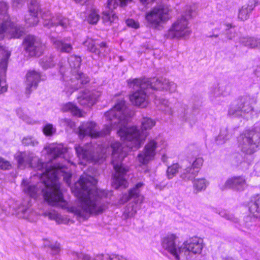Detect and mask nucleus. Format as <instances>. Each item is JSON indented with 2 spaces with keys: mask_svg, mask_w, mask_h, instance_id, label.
I'll return each instance as SVG.
<instances>
[{
  "mask_svg": "<svg viewBox=\"0 0 260 260\" xmlns=\"http://www.w3.org/2000/svg\"><path fill=\"white\" fill-rule=\"evenodd\" d=\"M67 148L62 144H48L43 153L48 155L49 161L42 162L30 152H19L15 155L18 167H26L41 171L38 176L40 181L36 184L31 181L23 179L21 183L23 191L30 197L37 199L43 197L50 205L56 206L72 212L79 219H87L91 215L101 214L107 208L105 198L107 192L96 187L97 180L84 173L80 179L71 187L78 198L74 205L64 199L59 177L62 176L68 185L71 183V174L68 168L69 164L75 165L70 160L63 159Z\"/></svg>",
  "mask_w": 260,
  "mask_h": 260,
  "instance_id": "obj_1",
  "label": "nucleus"
},
{
  "mask_svg": "<svg viewBox=\"0 0 260 260\" xmlns=\"http://www.w3.org/2000/svg\"><path fill=\"white\" fill-rule=\"evenodd\" d=\"M111 115L116 116L115 119L116 121L114 123L118 124L119 130L117 134L123 141L122 144L115 141L111 145V149L112 150V163L115 170L113 176V186L116 189L119 187L125 188L128 185L125 179L128 169L122 162L127 154L124 146L129 149L139 148L148 135L147 132L145 131L151 129L155 125V121L151 118H143L141 131L137 126H128V122L132 115V112L126 107L125 102L123 99L118 100L114 107L106 114V118L111 119Z\"/></svg>",
  "mask_w": 260,
  "mask_h": 260,
  "instance_id": "obj_2",
  "label": "nucleus"
},
{
  "mask_svg": "<svg viewBox=\"0 0 260 260\" xmlns=\"http://www.w3.org/2000/svg\"><path fill=\"white\" fill-rule=\"evenodd\" d=\"M128 85L135 91L129 95L132 103L142 108L148 104L147 93L149 89L153 90H165L170 92H174L177 89V85L169 79L159 78H138L129 79Z\"/></svg>",
  "mask_w": 260,
  "mask_h": 260,
  "instance_id": "obj_3",
  "label": "nucleus"
},
{
  "mask_svg": "<svg viewBox=\"0 0 260 260\" xmlns=\"http://www.w3.org/2000/svg\"><path fill=\"white\" fill-rule=\"evenodd\" d=\"M173 234L165 237L161 242L163 249L171 254L175 260H194L197 254H200L203 248V239L193 237L179 245Z\"/></svg>",
  "mask_w": 260,
  "mask_h": 260,
  "instance_id": "obj_4",
  "label": "nucleus"
},
{
  "mask_svg": "<svg viewBox=\"0 0 260 260\" xmlns=\"http://www.w3.org/2000/svg\"><path fill=\"white\" fill-rule=\"evenodd\" d=\"M81 58L77 55H71L68 58L70 71L66 72L64 67L60 64L59 72L64 82V92L67 96L71 95L76 90L89 82L88 76L79 71Z\"/></svg>",
  "mask_w": 260,
  "mask_h": 260,
  "instance_id": "obj_5",
  "label": "nucleus"
},
{
  "mask_svg": "<svg viewBox=\"0 0 260 260\" xmlns=\"http://www.w3.org/2000/svg\"><path fill=\"white\" fill-rule=\"evenodd\" d=\"M75 149L79 159V164L85 166L88 161L99 162L106 157L107 149L103 144H97L94 141L82 146L76 145Z\"/></svg>",
  "mask_w": 260,
  "mask_h": 260,
  "instance_id": "obj_6",
  "label": "nucleus"
},
{
  "mask_svg": "<svg viewBox=\"0 0 260 260\" xmlns=\"http://www.w3.org/2000/svg\"><path fill=\"white\" fill-rule=\"evenodd\" d=\"M193 10L190 6H187L180 17L172 24L165 34V37L170 39H186L191 34L188 20L191 18Z\"/></svg>",
  "mask_w": 260,
  "mask_h": 260,
  "instance_id": "obj_7",
  "label": "nucleus"
},
{
  "mask_svg": "<svg viewBox=\"0 0 260 260\" xmlns=\"http://www.w3.org/2000/svg\"><path fill=\"white\" fill-rule=\"evenodd\" d=\"M144 186L142 182L137 183L134 187L131 188L127 193L123 194L119 200L120 204H124L129 200L133 199L124 208L123 215L126 218L134 216L138 209L141 207L144 197L141 194V189Z\"/></svg>",
  "mask_w": 260,
  "mask_h": 260,
  "instance_id": "obj_8",
  "label": "nucleus"
},
{
  "mask_svg": "<svg viewBox=\"0 0 260 260\" xmlns=\"http://www.w3.org/2000/svg\"><path fill=\"white\" fill-rule=\"evenodd\" d=\"M110 110L105 114V117L106 120L110 122V125H105L104 128L101 131H99L98 126L96 123L93 121H89L82 123L79 127L78 135L80 138H83L85 136H89L92 138H96L103 137L110 134L112 129L118 128V123H114L116 121V116H110L111 119H107L106 117V114Z\"/></svg>",
  "mask_w": 260,
  "mask_h": 260,
  "instance_id": "obj_9",
  "label": "nucleus"
},
{
  "mask_svg": "<svg viewBox=\"0 0 260 260\" xmlns=\"http://www.w3.org/2000/svg\"><path fill=\"white\" fill-rule=\"evenodd\" d=\"M238 146L245 154L254 153L260 144V135L255 131L245 130L237 138Z\"/></svg>",
  "mask_w": 260,
  "mask_h": 260,
  "instance_id": "obj_10",
  "label": "nucleus"
},
{
  "mask_svg": "<svg viewBox=\"0 0 260 260\" xmlns=\"http://www.w3.org/2000/svg\"><path fill=\"white\" fill-rule=\"evenodd\" d=\"M167 146L166 142L161 137L150 140L145 145L143 151L138 155V160L142 164H147L153 159L156 150L161 151Z\"/></svg>",
  "mask_w": 260,
  "mask_h": 260,
  "instance_id": "obj_11",
  "label": "nucleus"
},
{
  "mask_svg": "<svg viewBox=\"0 0 260 260\" xmlns=\"http://www.w3.org/2000/svg\"><path fill=\"white\" fill-rule=\"evenodd\" d=\"M252 101L248 96L239 98L231 104L228 111L229 115L245 118L246 114L253 111V108L251 105Z\"/></svg>",
  "mask_w": 260,
  "mask_h": 260,
  "instance_id": "obj_12",
  "label": "nucleus"
},
{
  "mask_svg": "<svg viewBox=\"0 0 260 260\" xmlns=\"http://www.w3.org/2000/svg\"><path fill=\"white\" fill-rule=\"evenodd\" d=\"M24 49L30 56H39L44 49V46L40 40L34 36H27L23 42Z\"/></svg>",
  "mask_w": 260,
  "mask_h": 260,
  "instance_id": "obj_13",
  "label": "nucleus"
},
{
  "mask_svg": "<svg viewBox=\"0 0 260 260\" xmlns=\"http://www.w3.org/2000/svg\"><path fill=\"white\" fill-rule=\"evenodd\" d=\"M132 0H108L106 10L103 12V19L105 23L111 24L117 19L113 9L118 6H124Z\"/></svg>",
  "mask_w": 260,
  "mask_h": 260,
  "instance_id": "obj_14",
  "label": "nucleus"
},
{
  "mask_svg": "<svg viewBox=\"0 0 260 260\" xmlns=\"http://www.w3.org/2000/svg\"><path fill=\"white\" fill-rule=\"evenodd\" d=\"M146 19L150 24L156 27L169 19L168 11L161 6L154 8L146 14Z\"/></svg>",
  "mask_w": 260,
  "mask_h": 260,
  "instance_id": "obj_15",
  "label": "nucleus"
},
{
  "mask_svg": "<svg viewBox=\"0 0 260 260\" xmlns=\"http://www.w3.org/2000/svg\"><path fill=\"white\" fill-rule=\"evenodd\" d=\"M83 45L87 47V49L91 53L99 57H104L109 52V49L106 43L100 42L99 40L88 38L83 42Z\"/></svg>",
  "mask_w": 260,
  "mask_h": 260,
  "instance_id": "obj_16",
  "label": "nucleus"
},
{
  "mask_svg": "<svg viewBox=\"0 0 260 260\" xmlns=\"http://www.w3.org/2000/svg\"><path fill=\"white\" fill-rule=\"evenodd\" d=\"M44 26L51 28L52 26L60 25L64 29L70 27V21L66 17H63L60 14H55L54 16H51L50 14H44L43 16Z\"/></svg>",
  "mask_w": 260,
  "mask_h": 260,
  "instance_id": "obj_17",
  "label": "nucleus"
},
{
  "mask_svg": "<svg viewBox=\"0 0 260 260\" xmlns=\"http://www.w3.org/2000/svg\"><path fill=\"white\" fill-rule=\"evenodd\" d=\"M247 185L245 179L242 176H236L229 178L224 184H219L221 190L232 189L237 191H243Z\"/></svg>",
  "mask_w": 260,
  "mask_h": 260,
  "instance_id": "obj_18",
  "label": "nucleus"
},
{
  "mask_svg": "<svg viewBox=\"0 0 260 260\" xmlns=\"http://www.w3.org/2000/svg\"><path fill=\"white\" fill-rule=\"evenodd\" d=\"M40 11L37 0H30L28 13L25 16V21L28 26L36 25L39 22L38 13Z\"/></svg>",
  "mask_w": 260,
  "mask_h": 260,
  "instance_id": "obj_19",
  "label": "nucleus"
},
{
  "mask_svg": "<svg viewBox=\"0 0 260 260\" xmlns=\"http://www.w3.org/2000/svg\"><path fill=\"white\" fill-rule=\"evenodd\" d=\"M230 86L224 84H215L210 89V99L212 102H218L221 96H225L230 93Z\"/></svg>",
  "mask_w": 260,
  "mask_h": 260,
  "instance_id": "obj_20",
  "label": "nucleus"
},
{
  "mask_svg": "<svg viewBox=\"0 0 260 260\" xmlns=\"http://www.w3.org/2000/svg\"><path fill=\"white\" fill-rule=\"evenodd\" d=\"M41 80V74L39 72L35 71H29L26 75V92L30 94L38 86L39 82Z\"/></svg>",
  "mask_w": 260,
  "mask_h": 260,
  "instance_id": "obj_21",
  "label": "nucleus"
},
{
  "mask_svg": "<svg viewBox=\"0 0 260 260\" xmlns=\"http://www.w3.org/2000/svg\"><path fill=\"white\" fill-rule=\"evenodd\" d=\"M98 96V93L85 90L80 93L77 100L81 105L91 107L95 103Z\"/></svg>",
  "mask_w": 260,
  "mask_h": 260,
  "instance_id": "obj_22",
  "label": "nucleus"
},
{
  "mask_svg": "<svg viewBox=\"0 0 260 260\" xmlns=\"http://www.w3.org/2000/svg\"><path fill=\"white\" fill-rule=\"evenodd\" d=\"M54 48L60 52L69 53L73 50V45L70 42V38H64L58 40L54 38H51Z\"/></svg>",
  "mask_w": 260,
  "mask_h": 260,
  "instance_id": "obj_23",
  "label": "nucleus"
},
{
  "mask_svg": "<svg viewBox=\"0 0 260 260\" xmlns=\"http://www.w3.org/2000/svg\"><path fill=\"white\" fill-rule=\"evenodd\" d=\"M44 215L48 217L51 220H55L58 223H67L69 220L67 217L61 215L56 211L52 209L44 212Z\"/></svg>",
  "mask_w": 260,
  "mask_h": 260,
  "instance_id": "obj_24",
  "label": "nucleus"
},
{
  "mask_svg": "<svg viewBox=\"0 0 260 260\" xmlns=\"http://www.w3.org/2000/svg\"><path fill=\"white\" fill-rule=\"evenodd\" d=\"M260 197L258 194L253 197L250 203L249 210L251 214L256 218L260 216L259 205L260 204Z\"/></svg>",
  "mask_w": 260,
  "mask_h": 260,
  "instance_id": "obj_25",
  "label": "nucleus"
},
{
  "mask_svg": "<svg viewBox=\"0 0 260 260\" xmlns=\"http://www.w3.org/2000/svg\"><path fill=\"white\" fill-rule=\"evenodd\" d=\"M155 103L159 110L164 111L166 114L171 115L173 113L172 109L168 100L156 98Z\"/></svg>",
  "mask_w": 260,
  "mask_h": 260,
  "instance_id": "obj_26",
  "label": "nucleus"
},
{
  "mask_svg": "<svg viewBox=\"0 0 260 260\" xmlns=\"http://www.w3.org/2000/svg\"><path fill=\"white\" fill-rule=\"evenodd\" d=\"M209 184L208 181L205 178H199L193 181V192L198 193L205 190Z\"/></svg>",
  "mask_w": 260,
  "mask_h": 260,
  "instance_id": "obj_27",
  "label": "nucleus"
},
{
  "mask_svg": "<svg viewBox=\"0 0 260 260\" xmlns=\"http://www.w3.org/2000/svg\"><path fill=\"white\" fill-rule=\"evenodd\" d=\"M62 111L64 112H69L73 115L81 117L83 116L81 111L77 107L76 105L72 103L69 102L63 105Z\"/></svg>",
  "mask_w": 260,
  "mask_h": 260,
  "instance_id": "obj_28",
  "label": "nucleus"
},
{
  "mask_svg": "<svg viewBox=\"0 0 260 260\" xmlns=\"http://www.w3.org/2000/svg\"><path fill=\"white\" fill-rule=\"evenodd\" d=\"M197 174V170L193 169L189 165L181 171L180 177L186 180H190L194 178Z\"/></svg>",
  "mask_w": 260,
  "mask_h": 260,
  "instance_id": "obj_29",
  "label": "nucleus"
},
{
  "mask_svg": "<svg viewBox=\"0 0 260 260\" xmlns=\"http://www.w3.org/2000/svg\"><path fill=\"white\" fill-rule=\"evenodd\" d=\"M254 6L252 4L245 5L239 10L238 13V18L241 20H245L248 18L249 14L253 9Z\"/></svg>",
  "mask_w": 260,
  "mask_h": 260,
  "instance_id": "obj_30",
  "label": "nucleus"
},
{
  "mask_svg": "<svg viewBox=\"0 0 260 260\" xmlns=\"http://www.w3.org/2000/svg\"><path fill=\"white\" fill-rule=\"evenodd\" d=\"M240 43L249 48H255L257 47L258 40L251 37H243L240 39Z\"/></svg>",
  "mask_w": 260,
  "mask_h": 260,
  "instance_id": "obj_31",
  "label": "nucleus"
},
{
  "mask_svg": "<svg viewBox=\"0 0 260 260\" xmlns=\"http://www.w3.org/2000/svg\"><path fill=\"white\" fill-rule=\"evenodd\" d=\"M180 166L178 164H173L168 167L166 171V175L169 179H172L178 172L180 169Z\"/></svg>",
  "mask_w": 260,
  "mask_h": 260,
  "instance_id": "obj_32",
  "label": "nucleus"
},
{
  "mask_svg": "<svg viewBox=\"0 0 260 260\" xmlns=\"http://www.w3.org/2000/svg\"><path fill=\"white\" fill-rule=\"evenodd\" d=\"M40 63L41 67L44 69H47L51 68L55 64L53 57L52 56H46L42 58Z\"/></svg>",
  "mask_w": 260,
  "mask_h": 260,
  "instance_id": "obj_33",
  "label": "nucleus"
},
{
  "mask_svg": "<svg viewBox=\"0 0 260 260\" xmlns=\"http://www.w3.org/2000/svg\"><path fill=\"white\" fill-rule=\"evenodd\" d=\"M22 143L25 146H37L39 142L37 139L32 136H27L23 138Z\"/></svg>",
  "mask_w": 260,
  "mask_h": 260,
  "instance_id": "obj_34",
  "label": "nucleus"
},
{
  "mask_svg": "<svg viewBox=\"0 0 260 260\" xmlns=\"http://www.w3.org/2000/svg\"><path fill=\"white\" fill-rule=\"evenodd\" d=\"M229 138L228 129L223 128L220 131V134L216 138V141L218 144H221L224 143Z\"/></svg>",
  "mask_w": 260,
  "mask_h": 260,
  "instance_id": "obj_35",
  "label": "nucleus"
},
{
  "mask_svg": "<svg viewBox=\"0 0 260 260\" xmlns=\"http://www.w3.org/2000/svg\"><path fill=\"white\" fill-rule=\"evenodd\" d=\"M100 16L98 12L95 10H92L87 17V21L89 23L96 24L99 21Z\"/></svg>",
  "mask_w": 260,
  "mask_h": 260,
  "instance_id": "obj_36",
  "label": "nucleus"
},
{
  "mask_svg": "<svg viewBox=\"0 0 260 260\" xmlns=\"http://www.w3.org/2000/svg\"><path fill=\"white\" fill-rule=\"evenodd\" d=\"M17 115L19 118L21 119L23 121L28 124H33L34 121L27 115L25 114L23 110L21 109H18L16 110Z\"/></svg>",
  "mask_w": 260,
  "mask_h": 260,
  "instance_id": "obj_37",
  "label": "nucleus"
},
{
  "mask_svg": "<svg viewBox=\"0 0 260 260\" xmlns=\"http://www.w3.org/2000/svg\"><path fill=\"white\" fill-rule=\"evenodd\" d=\"M56 132V128L52 124H47L43 128L44 134L47 136L53 135Z\"/></svg>",
  "mask_w": 260,
  "mask_h": 260,
  "instance_id": "obj_38",
  "label": "nucleus"
},
{
  "mask_svg": "<svg viewBox=\"0 0 260 260\" xmlns=\"http://www.w3.org/2000/svg\"><path fill=\"white\" fill-rule=\"evenodd\" d=\"M59 123L61 126L65 127L73 128L75 125L74 122L68 118L60 119Z\"/></svg>",
  "mask_w": 260,
  "mask_h": 260,
  "instance_id": "obj_39",
  "label": "nucleus"
},
{
  "mask_svg": "<svg viewBox=\"0 0 260 260\" xmlns=\"http://www.w3.org/2000/svg\"><path fill=\"white\" fill-rule=\"evenodd\" d=\"M219 214L221 216L234 222H237L238 221V219L235 218L233 214L229 213L224 210H221Z\"/></svg>",
  "mask_w": 260,
  "mask_h": 260,
  "instance_id": "obj_40",
  "label": "nucleus"
},
{
  "mask_svg": "<svg viewBox=\"0 0 260 260\" xmlns=\"http://www.w3.org/2000/svg\"><path fill=\"white\" fill-rule=\"evenodd\" d=\"M203 159L202 157H198L196 158L190 166L193 169L197 170L198 173L199 170L203 165Z\"/></svg>",
  "mask_w": 260,
  "mask_h": 260,
  "instance_id": "obj_41",
  "label": "nucleus"
},
{
  "mask_svg": "<svg viewBox=\"0 0 260 260\" xmlns=\"http://www.w3.org/2000/svg\"><path fill=\"white\" fill-rule=\"evenodd\" d=\"M226 26V36L229 40H232L235 37L236 31L231 24H228Z\"/></svg>",
  "mask_w": 260,
  "mask_h": 260,
  "instance_id": "obj_42",
  "label": "nucleus"
},
{
  "mask_svg": "<svg viewBox=\"0 0 260 260\" xmlns=\"http://www.w3.org/2000/svg\"><path fill=\"white\" fill-rule=\"evenodd\" d=\"M71 254L73 257L78 259H81L82 260H92L89 255L83 253H78L75 251H72Z\"/></svg>",
  "mask_w": 260,
  "mask_h": 260,
  "instance_id": "obj_43",
  "label": "nucleus"
},
{
  "mask_svg": "<svg viewBox=\"0 0 260 260\" xmlns=\"http://www.w3.org/2000/svg\"><path fill=\"white\" fill-rule=\"evenodd\" d=\"M11 168L10 162L2 157H0V169L3 170H9Z\"/></svg>",
  "mask_w": 260,
  "mask_h": 260,
  "instance_id": "obj_44",
  "label": "nucleus"
},
{
  "mask_svg": "<svg viewBox=\"0 0 260 260\" xmlns=\"http://www.w3.org/2000/svg\"><path fill=\"white\" fill-rule=\"evenodd\" d=\"M50 249L52 254L55 255L58 254L60 250L59 244L58 243H55L51 245Z\"/></svg>",
  "mask_w": 260,
  "mask_h": 260,
  "instance_id": "obj_45",
  "label": "nucleus"
},
{
  "mask_svg": "<svg viewBox=\"0 0 260 260\" xmlns=\"http://www.w3.org/2000/svg\"><path fill=\"white\" fill-rule=\"evenodd\" d=\"M126 23L127 26L134 28H137L139 26L138 22L133 19H128L126 21Z\"/></svg>",
  "mask_w": 260,
  "mask_h": 260,
  "instance_id": "obj_46",
  "label": "nucleus"
},
{
  "mask_svg": "<svg viewBox=\"0 0 260 260\" xmlns=\"http://www.w3.org/2000/svg\"><path fill=\"white\" fill-rule=\"evenodd\" d=\"M94 260H110V255L109 254H101L96 255Z\"/></svg>",
  "mask_w": 260,
  "mask_h": 260,
  "instance_id": "obj_47",
  "label": "nucleus"
},
{
  "mask_svg": "<svg viewBox=\"0 0 260 260\" xmlns=\"http://www.w3.org/2000/svg\"><path fill=\"white\" fill-rule=\"evenodd\" d=\"M110 260H130L128 258L123 257L122 256L115 254L110 255Z\"/></svg>",
  "mask_w": 260,
  "mask_h": 260,
  "instance_id": "obj_48",
  "label": "nucleus"
},
{
  "mask_svg": "<svg viewBox=\"0 0 260 260\" xmlns=\"http://www.w3.org/2000/svg\"><path fill=\"white\" fill-rule=\"evenodd\" d=\"M25 0H13V5L14 7H19V6H21Z\"/></svg>",
  "mask_w": 260,
  "mask_h": 260,
  "instance_id": "obj_49",
  "label": "nucleus"
},
{
  "mask_svg": "<svg viewBox=\"0 0 260 260\" xmlns=\"http://www.w3.org/2000/svg\"><path fill=\"white\" fill-rule=\"evenodd\" d=\"M19 211H21L22 213L24 214V215H23V218H27V219H28L29 217L27 215V213L29 211L28 209L27 208H22V209H21L20 208H19Z\"/></svg>",
  "mask_w": 260,
  "mask_h": 260,
  "instance_id": "obj_50",
  "label": "nucleus"
},
{
  "mask_svg": "<svg viewBox=\"0 0 260 260\" xmlns=\"http://www.w3.org/2000/svg\"><path fill=\"white\" fill-rule=\"evenodd\" d=\"M77 3H79L81 5H84L87 3L89 0H74Z\"/></svg>",
  "mask_w": 260,
  "mask_h": 260,
  "instance_id": "obj_51",
  "label": "nucleus"
},
{
  "mask_svg": "<svg viewBox=\"0 0 260 260\" xmlns=\"http://www.w3.org/2000/svg\"><path fill=\"white\" fill-rule=\"evenodd\" d=\"M6 210V208L0 204V216Z\"/></svg>",
  "mask_w": 260,
  "mask_h": 260,
  "instance_id": "obj_52",
  "label": "nucleus"
},
{
  "mask_svg": "<svg viewBox=\"0 0 260 260\" xmlns=\"http://www.w3.org/2000/svg\"><path fill=\"white\" fill-rule=\"evenodd\" d=\"M141 2L143 4H149L152 2H153L154 0H140Z\"/></svg>",
  "mask_w": 260,
  "mask_h": 260,
  "instance_id": "obj_53",
  "label": "nucleus"
},
{
  "mask_svg": "<svg viewBox=\"0 0 260 260\" xmlns=\"http://www.w3.org/2000/svg\"><path fill=\"white\" fill-rule=\"evenodd\" d=\"M167 159V157L165 154H164L161 157V160L163 162H166Z\"/></svg>",
  "mask_w": 260,
  "mask_h": 260,
  "instance_id": "obj_54",
  "label": "nucleus"
},
{
  "mask_svg": "<svg viewBox=\"0 0 260 260\" xmlns=\"http://www.w3.org/2000/svg\"><path fill=\"white\" fill-rule=\"evenodd\" d=\"M223 260H234V259H233L232 258L228 257V258H226L224 259Z\"/></svg>",
  "mask_w": 260,
  "mask_h": 260,
  "instance_id": "obj_55",
  "label": "nucleus"
},
{
  "mask_svg": "<svg viewBox=\"0 0 260 260\" xmlns=\"http://www.w3.org/2000/svg\"><path fill=\"white\" fill-rule=\"evenodd\" d=\"M254 74L256 76H257V77H258V73H257L256 71H254Z\"/></svg>",
  "mask_w": 260,
  "mask_h": 260,
  "instance_id": "obj_56",
  "label": "nucleus"
}]
</instances>
